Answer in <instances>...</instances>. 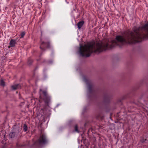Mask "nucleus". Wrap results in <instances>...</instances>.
<instances>
[{
	"mask_svg": "<svg viewBox=\"0 0 148 148\" xmlns=\"http://www.w3.org/2000/svg\"><path fill=\"white\" fill-rule=\"evenodd\" d=\"M148 39V23L141 27H134L132 31H128L122 35H118L110 43H98V53L118 45L121 47L125 44L139 42Z\"/></svg>",
	"mask_w": 148,
	"mask_h": 148,
	"instance_id": "1",
	"label": "nucleus"
},
{
	"mask_svg": "<svg viewBox=\"0 0 148 148\" xmlns=\"http://www.w3.org/2000/svg\"><path fill=\"white\" fill-rule=\"evenodd\" d=\"M41 41L40 48L42 51H45L46 47L48 48L50 47V42L48 38H45L44 40H42L41 39Z\"/></svg>",
	"mask_w": 148,
	"mask_h": 148,
	"instance_id": "2",
	"label": "nucleus"
},
{
	"mask_svg": "<svg viewBox=\"0 0 148 148\" xmlns=\"http://www.w3.org/2000/svg\"><path fill=\"white\" fill-rule=\"evenodd\" d=\"M48 142L46 135L44 134L40 135L38 139L36 141V143H38L40 145H43L46 144Z\"/></svg>",
	"mask_w": 148,
	"mask_h": 148,
	"instance_id": "3",
	"label": "nucleus"
},
{
	"mask_svg": "<svg viewBox=\"0 0 148 148\" xmlns=\"http://www.w3.org/2000/svg\"><path fill=\"white\" fill-rule=\"evenodd\" d=\"M42 93L44 95L43 100L45 103L48 105L51 100V97L47 93L46 91H43Z\"/></svg>",
	"mask_w": 148,
	"mask_h": 148,
	"instance_id": "4",
	"label": "nucleus"
},
{
	"mask_svg": "<svg viewBox=\"0 0 148 148\" xmlns=\"http://www.w3.org/2000/svg\"><path fill=\"white\" fill-rule=\"evenodd\" d=\"M84 81L88 85V90L89 92H91L92 87V84L90 83L89 81L85 77H84Z\"/></svg>",
	"mask_w": 148,
	"mask_h": 148,
	"instance_id": "5",
	"label": "nucleus"
},
{
	"mask_svg": "<svg viewBox=\"0 0 148 148\" xmlns=\"http://www.w3.org/2000/svg\"><path fill=\"white\" fill-rule=\"evenodd\" d=\"M12 89L13 90L19 89L21 88V86L20 84H15L11 86Z\"/></svg>",
	"mask_w": 148,
	"mask_h": 148,
	"instance_id": "6",
	"label": "nucleus"
},
{
	"mask_svg": "<svg viewBox=\"0 0 148 148\" xmlns=\"http://www.w3.org/2000/svg\"><path fill=\"white\" fill-rule=\"evenodd\" d=\"M84 23V22L83 21H80L78 23L77 25L78 29H79L81 28L82 27Z\"/></svg>",
	"mask_w": 148,
	"mask_h": 148,
	"instance_id": "7",
	"label": "nucleus"
},
{
	"mask_svg": "<svg viewBox=\"0 0 148 148\" xmlns=\"http://www.w3.org/2000/svg\"><path fill=\"white\" fill-rule=\"evenodd\" d=\"M16 43V41L13 39H12L10 42V45L12 47H14Z\"/></svg>",
	"mask_w": 148,
	"mask_h": 148,
	"instance_id": "8",
	"label": "nucleus"
},
{
	"mask_svg": "<svg viewBox=\"0 0 148 148\" xmlns=\"http://www.w3.org/2000/svg\"><path fill=\"white\" fill-rule=\"evenodd\" d=\"M15 132H11L10 134L9 135V137L11 138H14L15 136Z\"/></svg>",
	"mask_w": 148,
	"mask_h": 148,
	"instance_id": "9",
	"label": "nucleus"
},
{
	"mask_svg": "<svg viewBox=\"0 0 148 148\" xmlns=\"http://www.w3.org/2000/svg\"><path fill=\"white\" fill-rule=\"evenodd\" d=\"M0 84L1 86H2L3 87H4L5 86V83L3 79L1 80Z\"/></svg>",
	"mask_w": 148,
	"mask_h": 148,
	"instance_id": "10",
	"label": "nucleus"
},
{
	"mask_svg": "<svg viewBox=\"0 0 148 148\" xmlns=\"http://www.w3.org/2000/svg\"><path fill=\"white\" fill-rule=\"evenodd\" d=\"M32 62V60L31 59L29 58L28 59L27 61V64L29 65H30Z\"/></svg>",
	"mask_w": 148,
	"mask_h": 148,
	"instance_id": "11",
	"label": "nucleus"
},
{
	"mask_svg": "<svg viewBox=\"0 0 148 148\" xmlns=\"http://www.w3.org/2000/svg\"><path fill=\"white\" fill-rule=\"evenodd\" d=\"M23 128V130L25 132H26L27 130V127L26 124H25L24 125Z\"/></svg>",
	"mask_w": 148,
	"mask_h": 148,
	"instance_id": "12",
	"label": "nucleus"
},
{
	"mask_svg": "<svg viewBox=\"0 0 148 148\" xmlns=\"http://www.w3.org/2000/svg\"><path fill=\"white\" fill-rule=\"evenodd\" d=\"M75 132H79V131L78 130V127L77 125H75Z\"/></svg>",
	"mask_w": 148,
	"mask_h": 148,
	"instance_id": "13",
	"label": "nucleus"
},
{
	"mask_svg": "<svg viewBox=\"0 0 148 148\" xmlns=\"http://www.w3.org/2000/svg\"><path fill=\"white\" fill-rule=\"evenodd\" d=\"M25 34V32H22L21 34V38H23Z\"/></svg>",
	"mask_w": 148,
	"mask_h": 148,
	"instance_id": "14",
	"label": "nucleus"
},
{
	"mask_svg": "<svg viewBox=\"0 0 148 148\" xmlns=\"http://www.w3.org/2000/svg\"><path fill=\"white\" fill-rule=\"evenodd\" d=\"M146 140V139H145V140L144 139H142L140 141L141 142L143 143H144L145 142V141Z\"/></svg>",
	"mask_w": 148,
	"mask_h": 148,
	"instance_id": "15",
	"label": "nucleus"
},
{
	"mask_svg": "<svg viewBox=\"0 0 148 148\" xmlns=\"http://www.w3.org/2000/svg\"><path fill=\"white\" fill-rule=\"evenodd\" d=\"M52 61H51V62H49V63H52Z\"/></svg>",
	"mask_w": 148,
	"mask_h": 148,
	"instance_id": "16",
	"label": "nucleus"
},
{
	"mask_svg": "<svg viewBox=\"0 0 148 148\" xmlns=\"http://www.w3.org/2000/svg\"><path fill=\"white\" fill-rule=\"evenodd\" d=\"M22 103H23V104H24V102H22Z\"/></svg>",
	"mask_w": 148,
	"mask_h": 148,
	"instance_id": "17",
	"label": "nucleus"
}]
</instances>
